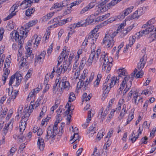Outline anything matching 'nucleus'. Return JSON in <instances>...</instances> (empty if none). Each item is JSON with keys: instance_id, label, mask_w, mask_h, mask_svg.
<instances>
[{"instance_id": "nucleus-25", "label": "nucleus", "mask_w": 156, "mask_h": 156, "mask_svg": "<svg viewBox=\"0 0 156 156\" xmlns=\"http://www.w3.org/2000/svg\"><path fill=\"white\" fill-rule=\"evenodd\" d=\"M76 28V26L75 25V23H74L72 24H71L69 25V27L67 28V30H68L70 31H72V33H71L70 32H69L68 35V39H67V41H68L69 38V37L70 36V35H72L73 32L72 31L73 30H74Z\"/></svg>"}, {"instance_id": "nucleus-62", "label": "nucleus", "mask_w": 156, "mask_h": 156, "mask_svg": "<svg viewBox=\"0 0 156 156\" xmlns=\"http://www.w3.org/2000/svg\"><path fill=\"white\" fill-rule=\"evenodd\" d=\"M54 133L53 135H57L58 132V129L57 126H53V129H51Z\"/></svg>"}, {"instance_id": "nucleus-26", "label": "nucleus", "mask_w": 156, "mask_h": 156, "mask_svg": "<svg viewBox=\"0 0 156 156\" xmlns=\"http://www.w3.org/2000/svg\"><path fill=\"white\" fill-rule=\"evenodd\" d=\"M69 55V52L67 51H66V49L65 48V50L63 49V51L61 53V55L62 56L63 58H64V60L66 61V62L67 58L68 55Z\"/></svg>"}, {"instance_id": "nucleus-31", "label": "nucleus", "mask_w": 156, "mask_h": 156, "mask_svg": "<svg viewBox=\"0 0 156 156\" xmlns=\"http://www.w3.org/2000/svg\"><path fill=\"white\" fill-rule=\"evenodd\" d=\"M119 1L118 0H112L110 3L107 5V7L108 9H109L111 7H112L116 4Z\"/></svg>"}, {"instance_id": "nucleus-45", "label": "nucleus", "mask_w": 156, "mask_h": 156, "mask_svg": "<svg viewBox=\"0 0 156 156\" xmlns=\"http://www.w3.org/2000/svg\"><path fill=\"white\" fill-rule=\"evenodd\" d=\"M151 36L150 37V38L152 39V41H153L156 40V27L154 29V32L153 33H151Z\"/></svg>"}, {"instance_id": "nucleus-35", "label": "nucleus", "mask_w": 156, "mask_h": 156, "mask_svg": "<svg viewBox=\"0 0 156 156\" xmlns=\"http://www.w3.org/2000/svg\"><path fill=\"white\" fill-rule=\"evenodd\" d=\"M76 99V97L75 94L73 92H71L70 93L69 95V102H71L74 101Z\"/></svg>"}, {"instance_id": "nucleus-34", "label": "nucleus", "mask_w": 156, "mask_h": 156, "mask_svg": "<svg viewBox=\"0 0 156 156\" xmlns=\"http://www.w3.org/2000/svg\"><path fill=\"white\" fill-rule=\"evenodd\" d=\"M155 22V20L154 19L152 18L148 20L147 23L144 25V27L146 26H151Z\"/></svg>"}, {"instance_id": "nucleus-4", "label": "nucleus", "mask_w": 156, "mask_h": 156, "mask_svg": "<svg viewBox=\"0 0 156 156\" xmlns=\"http://www.w3.org/2000/svg\"><path fill=\"white\" fill-rule=\"evenodd\" d=\"M24 115L22 117V119L20 121L19 127L17 129H18L20 134H23V132L25 129L26 126V122L28 119V118L30 115V114L28 112L25 113Z\"/></svg>"}, {"instance_id": "nucleus-17", "label": "nucleus", "mask_w": 156, "mask_h": 156, "mask_svg": "<svg viewBox=\"0 0 156 156\" xmlns=\"http://www.w3.org/2000/svg\"><path fill=\"white\" fill-rule=\"evenodd\" d=\"M90 111H88V116L87 118V122H86L83 124L82 125V126L83 127V128L85 129H86L87 126L88 125V123L89 122V121L91 120V114H92V116H93V115H94V113H92V111H93V110H92L91 109L90 110Z\"/></svg>"}, {"instance_id": "nucleus-28", "label": "nucleus", "mask_w": 156, "mask_h": 156, "mask_svg": "<svg viewBox=\"0 0 156 156\" xmlns=\"http://www.w3.org/2000/svg\"><path fill=\"white\" fill-rule=\"evenodd\" d=\"M91 94H90L87 96V94L86 93H84L82 96L83 101H87L89 100L91 98Z\"/></svg>"}, {"instance_id": "nucleus-27", "label": "nucleus", "mask_w": 156, "mask_h": 156, "mask_svg": "<svg viewBox=\"0 0 156 156\" xmlns=\"http://www.w3.org/2000/svg\"><path fill=\"white\" fill-rule=\"evenodd\" d=\"M35 11L34 8H30L27 9L26 11L25 14L27 16H29L33 14Z\"/></svg>"}, {"instance_id": "nucleus-64", "label": "nucleus", "mask_w": 156, "mask_h": 156, "mask_svg": "<svg viewBox=\"0 0 156 156\" xmlns=\"http://www.w3.org/2000/svg\"><path fill=\"white\" fill-rule=\"evenodd\" d=\"M97 38H94V39H91V38H89V39H87V40L88 41V42H89L91 44H94L96 41V39Z\"/></svg>"}, {"instance_id": "nucleus-40", "label": "nucleus", "mask_w": 156, "mask_h": 156, "mask_svg": "<svg viewBox=\"0 0 156 156\" xmlns=\"http://www.w3.org/2000/svg\"><path fill=\"white\" fill-rule=\"evenodd\" d=\"M94 15H90V16L88 17L86 19L87 22L88 23H93L94 20Z\"/></svg>"}, {"instance_id": "nucleus-42", "label": "nucleus", "mask_w": 156, "mask_h": 156, "mask_svg": "<svg viewBox=\"0 0 156 156\" xmlns=\"http://www.w3.org/2000/svg\"><path fill=\"white\" fill-rule=\"evenodd\" d=\"M16 76V74H15L12 76L10 78L9 81V86H12V84L13 82H14L15 79V76Z\"/></svg>"}, {"instance_id": "nucleus-18", "label": "nucleus", "mask_w": 156, "mask_h": 156, "mask_svg": "<svg viewBox=\"0 0 156 156\" xmlns=\"http://www.w3.org/2000/svg\"><path fill=\"white\" fill-rule=\"evenodd\" d=\"M95 4L94 2H91L87 6L84 8H83L80 11V14H82L84 13L85 12L88 11L95 6Z\"/></svg>"}, {"instance_id": "nucleus-30", "label": "nucleus", "mask_w": 156, "mask_h": 156, "mask_svg": "<svg viewBox=\"0 0 156 156\" xmlns=\"http://www.w3.org/2000/svg\"><path fill=\"white\" fill-rule=\"evenodd\" d=\"M10 122H9L8 123H6L5 124V126L2 130V132L5 135L8 132L9 129V126Z\"/></svg>"}, {"instance_id": "nucleus-57", "label": "nucleus", "mask_w": 156, "mask_h": 156, "mask_svg": "<svg viewBox=\"0 0 156 156\" xmlns=\"http://www.w3.org/2000/svg\"><path fill=\"white\" fill-rule=\"evenodd\" d=\"M144 74V72L142 70H139L136 76V78H141L143 76Z\"/></svg>"}, {"instance_id": "nucleus-19", "label": "nucleus", "mask_w": 156, "mask_h": 156, "mask_svg": "<svg viewBox=\"0 0 156 156\" xmlns=\"http://www.w3.org/2000/svg\"><path fill=\"white\" fill-rule=\"evenodd\" d=\"M37 144L40 150H43L45 146L44 143V140L41 136L38 137Z\"/></svg>"}, {"instance_id": "nucleus-20", "label": "nucleus", "mask_w": 156, "mask_h": 156, "mask_svg": "<svg viewBox=\"0 0 156 156\" xmlns=\"http://www.w3.org/2000/svg\"><path fill=\"white\" fill-rule=\"evenodd\" d=\"M135 95H133V100H134L135 104L137 105L139 102H143L142 98H140L138 95V93L136 92H135Z\"/></svg>"}, {"instance_id": "nucleus-37", "label": "nucleus", "mask_w": 156, "mask_h": 156, "mask_svg": "<svg viewBox=\"0 0 156 156\" xmlns=\"http://www.w3.org/2000/svg\"><path fill=\"white\" fill-rule=\"evenodd\" d=\"M134 71H133V73L131 74V77H132V76L134 75ZM132 77L130 78L129 76L128 75H126L124 77V79L122 80L124 81V82H126V84L128 82H129L130 80L131 79Z\"/></svg>"}, {"instance_id": "nucleus-50", "label": "nucleus", "mask_w": 156, "mask_h": 156, "mask_svg": "<svg viewBox=\"0 0 156 156\" xmlns=\"http://www.w3.org/2000/svg\"><path fill=\"white\" fill-rule=\"evenodd\" d=\"M96 128L94 126H92L91 127L89 128L88 130L90 131V133H91L90 134L92 136V134L96 133L95 131Z\"/></svg>"}, {"instance_id": "nucleus-8", "label": "nucleus", "mask_w": 156, "mask_h": 156, "mask_svg": "<svg viewBox=\"0 0 156 156\" xmlns=\"http://www.w3.org/2000/svg\"><path fill=\"white\" fill-rule=\"evenodd\" d=\"M154 26H147V28L144 30H141L136 33V36L137 39L140 38L144 34H147L151 32L152 33L154 32Z\"/></svg>"}, {"instance_id": "nucleus-49", "label": "nucleus", "mask_w": 156, "mask_h": 156, "mask_svg": "<svg viewBox=\"0 0 156 156\" xmlns=\"http://www.w3.org/2000/svg\"><path fill=\"white\" fill-rule=\"evenodd\" d=\"M72 8V7L70 5L69 7H67V9L63 12V15L65 16L70 13L71 12V9Z\"/></svg>"}, {"instance_id": "nucleus-23", "label": "nucleus", "mask_w": 156, "mask_h": 156, "mask_svg": "<svg viewBox=\"0 0 156 156\" xmlns=\"http://www.w3.org/2000/svg\"><path fill=\"white\" fill-rule=\"evenodd\" d=\"M89 84V82H88V79L85 82H83V80H80V81L78 83L77 87L79 89L82 87L84 86L86 87Z\"/></svg>"}, {"instance_id": "nucleus-41", "label": "nucleus", "mask_w": 156, "mask_h": 156, "mask_svg": "<svg viewBox=\"0 0 156 156\" xmlns=\"http://www.w3.org/2000/svg\"><path fill=\"white\" fill-rule=\"evenodd\" d=\"M104 109V108H101L99 112L98 116V118L99 119L102 118H104L106 115H105L104 117L103 116V115H104V112H103Z\"/></svg>"}, {"instance_id": "nucleus-43", "label": "nucleus", "mask_w": 156, "mask_h": 156, "mask_svg": "<svg viewBox=\"0 0 156 156\" xmlns=\"http://www.w3.org/2000/svg\"><path fill=\"white\" fill-rule=\"evenodd\" d=\"M27 62L26 61V59L24 58L23 57L19 61V64L21 66H23L26 65Z\"/></svg>"}, {"instance_id": "nucleus-32", "label": "nucleus", "mask_w": 156, "mask_h": 156, "mask_svg": "<svg viewBox=\"0 0 156 156\" xmlns=\"http://www.w3.org/2000/svg\"><path fill=\"white\" fill-rule=\"evenodd\" d=\"M79 138V136L78 133H74L72 139L70 140V141L73 140V141L72 142L73 143L77 141V140H78Z\"/></svg>"}, {"instance_id": "nucleus-51", "label": "nucleus", "mask_w": 156, "mask_h": 156, "mask_svg": "<svg viewBox=\"0 0 156 156\" xmlns=\"http://www.w3.org/2000/svg\"><path fill=\"white\" fill-rule=\"evenodd\" d=\"M7 27L8 29L9 30L14 28V26L12 21H10L8 23Z\"/></svg>"}, {"instance_id": "nucleus-13", "label": "nucleus", "mask_w": 156, "mask_h": 156, "mask_svg": "<svg viewBox=\"0 0 156 156\" xmlns=\"http://www.w3.org/2000/svg\"><path fill=\"white\" fill-rule=\"evenodd\" d=\"M19 6L18 5L16 4L11 7L10 10L11 12V13L9 14L7 17L5 18L4 20H8L16 15V12H15V11L17 9Z\"/></svg>"}, {"instance_id": "nucleus-53", "label": "nucleus", "mask_w": 156, "mask_h": 156, "mask_svg": "<svg viewBox=\"0 0 156 156\" xmlns=\"http://www.w3.org/2000/svg\"><path fill=\"white\" fill-rule=\"evenodd\" d=\"M98 31L95 28L94 29L90 32L92 34L94 35V37L95 38H97L99 36L98 33H97Z\"/></svg>"}, {"instance_id": "nucleus-38", "label": "nucleus", "mask_w": 156, "mask_h": 156, "mask_svg": "<svg viewBox=\"0 0 156 156\" xmlns=\"http://www.w3.org/2000/svg\"><path fill=\"white\" fill-rule=\"evenodd\" d=\"M135 38H137L136 37V34L135 36H133L131 38H130L129 43L128 44H129L130 47H131L135 42Z\"/></svg>"}, {"instance_id": "nucleus-63", "label": "nucleus", "mask_w": 156, "mask_h": 156, "mask_svg": "<svg viewBox=\"0 0 156 156\" xmlns=\"http://www.w3.org/2000/svg\"><path fill=\"white\" fill-rule=\"evenodd\" d=\"M111 144V141L109 140H108L105 145V146L104 147V149L105 150H107V147L110 146Z\"/></svg>"}, {"instance_id": "nucleus-3", "label": "nucleus", "mask_w": 156, "mask_h": 156, "mask_svg": "<svg viewBox=\"0 0 156 156\" xmlns=\"http://www.w3.org/2000/svg\"><path fill=\"white\" fill-rule=\"evenodd\" d=\"M100 60L101 61L103 60V63L102 66V70L105 71L106 69V72L108 73L111 69L112 64V62H109L107 53H105L104 51L102 52Z\"/></svg>"}, {"instance_id": "nucleus-59", "label": "nucleus", "mask_w": 156, "mask_h": 156, "mask_svg": "<svg viewBox=\"0 0 156 156\" xmlns=\"http://www.w3.org/2000/svg\"><path fill=\"white\" fill-rule=\"evenodd\" d=\"M67 106H68V109L65 112L66 113L67 115H68L69 112L72 110V109L71 106H70L68 102L66 106V107Z\"/></svg>"}, {"instance_id": "nucleus-46", "label": "nucleus", "mask_w": 156, "mask_h": 156, "mask_svg": "<svg viewBox=\"0 0 156 156\" xmlns=\"http://www.w3.org/2000/svg\"><path fill=\"white\" fill-rule=\"evenodd\" d=\"M22 134H20V135H14L13 137L14 138H16V137L18 139L20 140H21V141H23L25 140V137L24 136H22Z\"/></svg>"}, {"instance_id": "nucleus-15", "label": "nucleus", "mask_w": 156, "mask_h": 156, "mask_svg": "<svg viewBox=\"0 0 156 156\" xmlns=\"http://www.w3.org/2000/svg\"><path fill=\"white\" fill-rule=\"evenodd\" d=\"M47 134L45 138V140L47 141L50 138L53 140L54 139V137L56 135H53L54 133L52 132L50 126L48 128L47 130Z\"/></svg>"}, {"instance_id": "nucleus-14", "label": "nucleus", "mask_w": 156, "mask_h": 156, "mask_svg": "<svg viewBox=\"0 0 156 156\" xmlns=\"http://www.w3.org/2000/svg\"><path fill=\"white\" fill-rule=\"evenodd\" d=\"M46 52L43 51L39 55L37 56L35 58V63L39 62L40 64H41L44 58Z\"/></svg>"}, {"instance_id": "nucleus-44", "label": "nucleus", "mask_w": 156, "mask_h": 156, "mask_svg": "<svg viewBox=\"0 0 156 156\" xmlns=\"http://www.w3.org/2000/svg\"><path fill=\"white\" fill-rule=\"evenodd\" d=\"M126 112V105L124 104L123 105V108L120 114V116L122 118L125 115Z\"/></svg>"}, {"instance_id": "nucleus-16", "label": "nucleus", "mask_w": 156, "mask_h": 156, "mask_svg": "<svg viewBox=\"0 0 156 156\" xmlns=\"http://www.w3.org/2000/svg\"><path fill=\"white\" fill-rule=\"evenodd\" d=\"M137 72V69H135L134 70V75L132 76L131 79L130 80L128 83H127L126 85V88L123 91L124 95L128 91V90L131 87L132 84V81L133 80L135 74Z\"/></svg>"}, {"instance_id": "nucleus-7", "label": "nucleus", "mask_w": 156, "mask_h": 156, "mask_svg": "<svg viewBox=\"0 0 156 156\" xmlns=\"http://www.w3.org/2000/svg\"><path fill=\"white\" fill-rule=\"evenodd\" d=\"M109 36L110 34L109 32H106L103 40L102 43L106 45L107 48H111L113 47L115 41L113 39H111L109 37Z\"/></svg>"}, {"instance_id": "nucleus-6", "label": "nucleus", "mask_w": 156, "mask_h": 156, "mask_svg": "<svg viewBox=\"0 0 156 156\" xmlns=\"http://www.w3.org/2000/svg\"><path fill=\"white\" fill-rule=\"evenodd\" d=\"M93 54L92 53L91 55H90L89 57L87 60L86 58L85 57H83L80 63L79 69H83V67L86 64L88 66H91L92 65L93 61L94 60V59L93 58Z\"/></svg>"}, {"instance_id": "nucleus-21", "label": "nucleus", "mask_w": 156, "mask_h": 156, "mask_svg": "<svg viewBox=\"0 0 156 156\" xmlns=\"http://www.w3.org/2000/svg\"><path fill=\"white\" fill-rule=\"evenodd\" d=\"M65 6L63 5L62 2H60L59 3L57 2L54 4L50 9L51 10L54 9H59V10L62 9V8Z\"/></svg>"}, {"instance_id": "nucleus-12", "label": "nucleus", "mask_w": 156, "mask_h": 156, "mask_svg": "<svg viewBox=\"0 0 156 156\" xmlns=\"http://www.w3.org/2000/svg\"><path fill=\"white\" fill-rule=\"evenodd\" d=\"M66 62H64L63 65L57 67L56 69H55L56 72L59 74H60L62 72L64 73L67 70L68 67V65H66Z\"/></svg>"}, {"instance_id": "nucleus-24", "label": "nucleus", "mask_w": 156, "mask_h": 156, "mask_svg": "<svg viewBox=\"0 0 156 156\" xmlns=\"http://www.w3.org/2000/svg\"><path fill=\"white\" fill-rule=\"evenodd\" d=\"M10 72L8 68H6L2 76V80L4 81V84L6 82L7 78L8 75Z\"/></svg>"}, {"instance_id": "nucleus-2", "label": "nucleus", "mask_w": 156, "mask_h": 156, "mask_svg": "<svg viewBox=\"0 0 156 156\" xmlns=\"http://www.w3.org/2000/svg\"><path fill=\"white\" fill-rule=\"evenodd\" d=\"M110 77L108 76L107 78L105 80V81L103 84L102 90H103V94L104 96H106L108 94L111 88H112L116 83L115 82V77H112L110 79Z\"/></svg>"}, {"instance_id": "nucleus-60", "label": "nucleus", "mask_w": 156, "mask_h": 156, "mask_svg": "<svg viewBox=\"0 0 156 156\" xmlns=\"http://www.w3.org/2000/svg\"><path fill=\"white\" fill-rule=\"evenodd\" d=\"M16 147H15V146L12 147L10 150L9 152L10 154H9L10 156H12L13 155V153H14L15 152L16 150Z\"/></svg>"}, {"instance_id": "nucleus-9", "label": "nucleus", "mask_w": 156, "mask_h": 156, "mask_svg": "<svg viewBox=\"0 0 156 156\" xmlns=\"http://www.w3.org/2000/svg\"><path fill=\"white\" fill-rule=\"evenodd\" d=\"M96 47V46L95 44H91V53L90 54V55H91L92 54H93L94 57L93 58L94 59V61H95L98 59L101 52V50L99 48L95 52Z\"/></svg>"}, {"instance_id": "nucleus-52", "label": "nucleus", "mask_w": 156, "mask_h": 156, "mask_svg": "<svg viewBox=\"0 0 156 156\" xmlns=\"http://www.w3.org/2000/svg\"><path fill=\"white\" fill-rule=\"evenodd\" d=\"M126 16V15L124 14V12L123 11L120 13L116 18L117 19H118L120 20H122Z\"/></svg>"}, {"instance_id": "nucleus-39", "label": "nucleus", "mask_w": 156, "mask_h": 156, "mask_svg": "<svg viewBox=\"0 0 156 156\" xmlns=\"http://www.w3.org/2000/svg\"><path fill=\"white\" fill-rule=\"evenodd\" d=\"M19 76H17V74H16V76H15L16 80V84L14 85V86L16 87H18L20 84V83L21 81V78H19Z\"/></svg>"}, {"instance_id": "nucleus-29", "label": "nucleus", "mask_w": 156, "mask_h": 156, "mask_svg": "<svg viewBox=\"0 0 156 156\" xmlns=\"http://www.w3.org/2000/svg\"><path fill=\"white\" fill-rule=\"evenodd\" d=\"M59 79H56L55 80V84H54L53 87V93H55L56 91L57 90L58 88L57 87L58 84H59Z\"/></svg>"}, {"instance_id": "nucleus-11", "label": "nucleus", "mask_w": 156, "mask_h": 156, "mask_svg": "<svg viewBox=\"0 0 156 156\" xmlns=\"http://www.w3.org/2000/svg\"><path fill=\"white\" fill-rule=\"evenodd\" d=\"M118 76L115 77V80L114 83H118L120 78L122 77L123 76L124 77L127 74V72L124 68L122 69H119L118 71Z\"/></svg>"}, {"instance_id": "nucleus-56", "label": "nucleus", "mask_w": 156, "mask_h": 156, "mask_svg": "<svg viewBox=\"0 0 156 156\" xmlns=\"http://www.w3.org/2000/svg\"><path fill=\"white\" fill-rule=\"evenodd\" d=\"M82 2L81 0H76V1L71 3L70 5L73 7V6L79 4Z\"/></svg>"}, {"instance_id": "nucleus-1", "label": "nucleus", "mask_w": 156, "mask_h": 156, "mask_svg": "<svg viewBox=\"0 0 156 156\" xmlns=\"http://www.w3.org/2000/svg\"><path fill=\"white\" fill-rule=\"evenodd\" d=\"M27 34H26V30L24 27H22L20 29L17 31L16 30H13L10 34V37L13 42H18L19 50L18 54L17 61H19L21 58V54L20 50L22 47V45L24 43V39L27 37Z\"/></svg>"}, {"instance_id": "nucleus-33", "label": "nucleus", "mask_w": 156, "mask_h": 156, "mask_svg": "<svg viewBox=\"0 0 156 156\" xmlns=\"http://www.w3.org/2000/svg\"><path fill=\"white\" fill-rule=\"evenodd\" d=\"M133 8V6H131L127 8L125 10L123 11V12L126 16H127L132 12Z\"/></svg>"}, {"instance_id": "nucleus-47", "label": "nucleus", "mask_w": 156, "mask_h": 156, "mask_svg": "<svg viewBox=\"0 0 156 156\" xmlns=\"http://www.w3.org/2000/svg\"><path fill=\"white\" fill-rule=\"evenodd\" d=\"M133 27V26L132 25L129 26L126 30H123V33L125 35L127 34L130 31Z\"/></svg>"}, {"instance_id": "nucleus-61", "label": "nucleus", "mask_w": 156, "mask_h": 156, "mask_svg": "<svg viewBox=\"0 0 156 156\" xmlns=\"http://www.w3.org/2000/svg\"><path fill=\"white\" fill-rule=\"evenodd\" d=\"M32 53V51L30 50V47H28L27 48V51L26 52V56L28 57L30 56Z\"/></svg>"}, {"instance_id": "nucleus-22", "label": "nucleus", "mask_w": 156, "mask_h": 156, "mask_svg": "<svg viewBox=\"0 0 156 156\" xmlns=\"http://www.w3.org/2000/svg\"><path fill=\"white\" fill-rule=\"evenodd\" d=\"M41 36L39 35L38 36H37L36 38L35 37L34 38L30 40V41L31 42L33 43L34 45H35L36 47H37L39 44L40 41H41Z\"/></svg>"}, {"instance_id": "nucleus-10", "label": "nucleus", "mask_w": 156, "mask_h": 156, "mask_svg": "<svg viewBox=\"0 0 156 156\" xmlns=\"http://www.w3.org/2000/svg\"><path fill=\"white\" fill-rule=\"evenodd\" d=\"M147 61V56L144 55L140 59L138 63L137 68L139 70H142L144 68Z\"/></svg>"}, {"instance_id": "nucleus-55", "label": "nucleus", "mask_w": 156, "mask_h": 156, "mask_svg": "<svg viewBox=\"0 0 156 156\" xmlns=\"http://www.w3.org/2000/svg\"><path fill=\"white\" fill-rule=\"evenodd\" d=\"M112 106V105L111 104L109 105V104H108V105L106 108L104 112V115H103V116L104 117L105 115H107L108 114V111L109 110V109L111 108Z\"/></svg>"}, {"instance_id": "nucleus-54", "label": "nucleus", "mask_w": 156, "mask_h": 156, "mask_svg": "<svg viewBox=\"0 0 156 156\" xmlns=\"http://www.w3.org/2000/svg\"><path fill=\"white\" fill-rule=\"evenodd\" d=\"M131 137V140L132 141L133 143L134 142L136 139L138 138V136H137V137H135V134L134 133V132L133 131L131 134V136L130 137Z\"/></svg>"}, {"instance_id": "nucleus-36", "label": "nucleus", "mask_w": 156, "mask_h": 156, "mask_svg": "<svg viewBox=\"0 0 156 156\" xmlns=\"http://www.w3.org/2000/svg\"><path fill=\"white\" fill-rule=\"evenodd\" d=\"M87 72L86 70H84L83 71L82 74L80 76L79 80H84L86 77L87 76Z\"/></svg>"}, {"instance_id": "nucleus-5", "label": "nucleus", "mask_w": 156, "mask_h": 156, "mask_svg": "<svg viewBox=\"0 0 156 156\" xmlns=\"http://www.w3.org/2000/svg\"><path fill=\"white\" fill-rule=\"evenodd\" d=\"M67 79L66 76H64L59 80L58 86L61 88V91L64 90H68L70 88V84L69 82L67 80Z\"/></svg>"}, {"instance_id": "nucleus-48", "label": "nucleus", "mask_w": 156, "mask_h": 156, "mask_svg": "<svg viewBox=\"0 0 156 156\" xmlns=\"http://www.w3.org/2000/svg\"><path fill=\"white\" fill-rule=\"evenodd\" d=\"M23 27H24V29L26 30V34L28 33L30 30L29 29V28L31 27L28 23H26L24 25V26H23Z\"/></svg>"}, {"instance_id": "nucleus-58", "label": "nucleus", "mask_w": 156, "mask_h": 156, "mask_svg": "<svg viewBox=\"0 0 156 156\" xmlns=\"http://www.w3.org/2000/svg\"><path fill=\"white\" fill-rule=\"evenodd\" d=\"M34 101H31L30 103V105L29 107L28 111L27 112H28L30 114V113L31 112L33 109V105H34Z\"/></svg>"}]
</instances>
